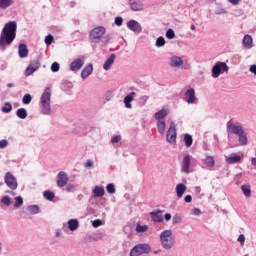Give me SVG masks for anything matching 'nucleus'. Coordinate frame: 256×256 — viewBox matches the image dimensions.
<instances>
[{
	"label": "nucleus",
	"mask_w": 256,
	"mask_h": 256,
	"mask_svg": "<svg viewBox=\"0 0 256 256\" xmlns=\"http://www.w3.org/2000/svg\"><path fill=\"white\" fill-rule=\"evenodd\" d=\"M106 191H107V193H109L110 195H113V194L115 193V191H116V189H115V184H113V183L107 184V186H106Z\"/></svg>",
	"instance_id": "obj_42"
},
{
	"label": "nucleus",
	"mask_w": 256,
	"mask_h": 256,
	"mask_svg": "<svg viewBox=\"0 0 256 256\" xmlns=\"http://www.w3.org/2000/svg\"><path fill=\"white\" fill-rule=\"evenodd\" d=\"M151 253V245L147 243H139L136 244L131 250H130V256H141V255H149Z\"/></svg>",
	"instance_id": "obj_5"
},
{
	"label": "nucleus",
	"mask_w": 256,
	"mask_h": 256,
	"mask_svg": "<svg viewBox=\"0 0 256 256\" xmlns=\"http://www.w3.org/2000/svg\"><path fill=\"white\" fill-rule=\"evenodd\" d=\"M66 191H67V193H73V192L77 191V186H75L73 184H68L66 186Z\"/></svg>",
	"instance_id": "obj_48"
},
{
	"label": "nucleus",
	"mask_w": 256,
	"mask_h": 256,
	"mask_svg": "<svg viewBox=\"0 0 256 256\" xmlns=\"http://www.w3.org/2000/svg\"><path fill=\"white\" fill-rule=\"evenodd\" d=\"M184 143L186 147H191V145H193V136H191L190 134H185Z\"/></svg>",
	"instance_id": "obj_35"
},
{
	"label": "nucleus",
	"mask_w": 256,
	"mask_h": 256,
	"mask_svg": "<svg viewBox=\"0 0 256 256\" xmlns=\"http://www.w3.org/2000/svg\"><path fill=\"white\" fill-rule=\"evenodd\" d=\"M9 145V142L7 140H0V149H5Z\"/></svg>",
	"instance_id": "obj_57"
},
{
	"label": "nucleus",
	"mask_w": 256,
	"mask_h": 256,
	"mask_svg": "<svg viewBox=\"0 0 256 256\" xmlns=\"http://www.w3.org/2000/svg\"><path fill=\"white\" fill-rule=\"evenodd\" d=\"M42 115H51V88H46L40 97Z\"/></svg>",
	"instance_id": "obj_3"
},
{
	"label": "nucleus",
	"mask_w": 256,
	"mask_h": 256,
	"mask_svg": "<svg viewBox=\"0 0 256 256\" xmlns=\"http://www.w3.org/2000/svg\"><path fill=\"white\" fill-rule=\"evenodd\" d=\"M27 211L30 213V215H37V213H39V206L30 205L27 207Z\"/></svg>",
	"instance_id": "obj_36"
},
{
	"label": "nucleus",
	"mask_w": 256,
	"mask_h": 256,
	"mask_svg": "<svg viewBox=\"0 0 256 256\" xmlns=\"http://www.w3.org/2000/svg\"><path fill=\"white\" fill-rule=\"evenodd\" d=\"M41 68V62L39 60H33L27 66L24 75L25 77H31L35 73V71H39Z\"/></svg>",
	"instance_id": "obj_11"
},
{
	"label": "nucleus",
	"mask_w": 256,
	"mask_h": 256,
	"mask_svg": "<svg viewBox=\"0 0 256 256\" xmlns=\"http://www.w3.org/2000/svg\"><path fill=\"white\" fill-rule=\"evenodd\" d=\"M223 73H229V66L225 62H216L212 67V77L213 79H218Z\"/></svg>",
	"instance_id": "obj_7"
},
{
	"label": "nucleus",
	"mask_w": 256,
	"mask_h": 256,
	"mask_svg": "<svg viewBox=\"0 0 256 256\" xmlns=\"http://www.w3.org/2000/svg\"><path fill=\"white\" fill-rule=\"evenodd\" d=\"M101 225H103V221L100 219H96V220L92 221V226L94 228L101 227Z\"/></svg>",
	"instance_id": "obj_52"
},
{
	"label": "nucleus",
	"mask_w": 256,
	"mask_h": 256,
	"mask_svg": "<svg viewBox=\"0 0 256 256\" xmlns=\"http://www.w3.org/2000/svg\"><path fill=\"white\" fill-rule=\"evenodd\" d=\"M69 231H77L79 229V220L70 219L67 222Z\"/></svg>",
	"instance_id": "obj_29"
},
{
	"label": "nucleus",
	"mask_w": 256,
	"mask_h": 256,
	"mask_svg": "<svg viewBox=\"0 0 256 256\" xmlns=\"http://www.w3.org/2000/svg\"><path fill=\"white\" fill-rule=\"evenodd\" d=\"M135 95H137V93L130 92L124 97V105L126 109H131L133 107V105H131V102L133 101V99H135Z\"/></svg>",
	"instance_id": "obj_22"
},
{
	"label": "nucleus",
	"mask_w": 256,
	"mask_h": 256,
	"mask_svg": "<svg viewBox=\"0 0 256 256\" xmlns=\"http://www.w3.org/2000/svg\"><path fill=\"white\" fill-rule=\"evenodd\" d=\"M15 37H17V22L10 21L4 25L0 33V51H5L7 47H11Z\"/></svg>",
	"instance_id": "obj_1"
},
{
	"label": "nucleus",
	"mask_w": 256,
	"mask_h": 256,
	"mask_svg": "<svg viewBox=\"0 0 256 256\" xmlns=\"http://www.w3.org/2000/svg\"><path fill=\"white\" fill-rule=\"evenodd\" d=\"M33 101V97H31V94H25L22 98L23 105H29Z\"/></svg>",
	"instance_id": "obj_41"
},
{
	"label": "nucleus",
	"mask_w": 256,
	"mask_h": 256,
	"mask_svg": "<svg viewBox=\"0 0 256 256\" xmlns=\"http://www.w3.org/2000/svg\"><path fill=\"white\" fill-rule=\"evenodd\" d=\"M175 191L178 199H181L183 195H185V192L187 191V186H185V184L183 183H180L176 186Z\"/></svg>",
	"instance_id": "obj_26"
},
{
	"label": "nucleus",
	"mask_w": 256,
	"mask_h": 256,
	"mask_svg": "<svg viewBox=\"0 0 256 256\" xmlns=\"http://www.w3.org/2000/svg\"><path fill=\"white\" fill-rule=\"evenodd\" d=\"M119 141H121V135H116V136L112 137V139H111V143H113V144L119 143Z\"/></svg>",
	"instance_id": "obj_56"
},
{
	"label": "nucleus",
	"mask_w": 256,
	"mask_h": 256,
	"mask_svg": "<svg viewBox=\"0 0 256 256\" xmlns=\"http://www.w3.org/2000/svg\"><path fill=\"white\" fill-rule=\"evenodd\" d=\"M184 101L188 103V105H197L199 103V99L195 96V89L189 88L184 94Z\"/></svg>",
	"instance_id": "obj_10"
},
{
	"label": "nucleus",
	"mask_w": 256,
	"mask_h": 256,
	"mask_svg": "<svg viewBox=\"0 0 256 256\" xmlns=\"http://www.w3.org/2000/svg\"><path fill=\"white\" fill-rule=\"evenodd\" d=\"M147 229H149V226H147V225H137L136 226V232L137 233H145V231H147Z\"/></svg>",
	"instance_id": "obj_44"
},
{
	"label": "nucleus",
	"mask_w": 256,
	"mask_h": 256,
	"mask_svg": "<svg viewBox=\"0 0 256 256\" xmlns=\"http://www.w3.org/2000/svg\"><path fill=\"white\" fill-rule=\"evenodd\" d=\"M164 219H165V221H171V214L170 213H166L164 215Z\"/></svg>",
	"instance_id": "obj_63"
},
{
	"label": "nucleus",
	"mask_w": 256,
	"mask_h": 256,
	"mask_svg": "<svg viewBox=\"0 0 256 256\" xmlns=\"http://www.w3.org/2000/svg\"><path fill=\"white\" fill-rule=\"evenodd\" d=\"M21 205H23V197L17 196V197L15 198L14 207L19 208V207H21Z\"/></svg>",
	"instance_id": "obj_46"
},
{
	"label": "nucleus",
	"mask_w": 256,
	"mask_h": 256,
	"mask_svg": "<svg viewBox=\"0 0 256 256\" xmlns=\"http://www.w3.org/2000/svg\"><path fill=\"white\" fill-rule=\"evenodd\" d=\"M201 163L203 169H213L215 167V157L206 154L205 157L201 159Z\"/></svg>",
	"instance_id": "obj_15"
},
{
	"label": "nucleus",
	"mask_w": 256,
	"mask_h": 256,
	"mask_svg": "<svg viewBox=\"0 0 256 256\" xmlns=\"http://www.w3.org/2000/svg\"><path fill=\"white\" fill-rule=\"evenodd\" d=\"M115 25H117V27H121V25H123V17L117 16L115 18Z\"/></svg>",
	"instance_id": "obj_53"
},
{
	"label": "nucleus",
	"mask_w": 256,
	"mask_h": 256,
	"mask_svg": "<svg viewBox=\"0 0 256 256\" xmlns=\"http://www.w3.org/2000/svg\"><path fill=\"white\" fill-rule=\"evenodd\" d=\"M167 39H175V31L173 29H168L166 32Z\"/></svg>",
	"instance_id": "obj_49"
},
{
	"label": "nucleus",
	"mask_w": 256,
	"mask_h": 256,
	"mask_svg": "<svg viewBox=\"0 0 256 256\" xmlns=\"http://www.w3.org/2000/svg\"><path fill=\"white\" fill-rule=\"evenodd\" d=\"M11 111H13V106L11 105V103L6 102L4 104V106L2 107V112L3 113H11Z\"/></svg>",
	"instance_id": "obj_39"
},
{
	"label": "nucleus",
	"mask_w": 256,
	"mask_h": 256,
	"mask_svg": "<svg viewBox=\"0 0 256 256\" xmlns=\"http://www.w3.org/2000/svg\"><path fill=\"white\" fill-rule=\"evenodd\" d=\"M127 27L130 31H133V33H141V31H143V27H141V24L136 20H129Z\"/></svg>",
	"instance_id": "obj_18"
},
{
	"label": "nucleus",
	"mask_w": 256,
	"mask_h": 256,
	"mask_svg": "<svg viewBox=\"0 0 256 256\" xmlns=\"http://www.w3.org/2000/svg\"><path fill=\"white\" fill-rule=\"evenodd\" d=\"M228 2H230L231 5H239V3H241V0H228Z\"/></svg>",
	"instance_id": "obj_61"
},
{
	"label": "nucleus",
	"mask_w": 256,
	"mask_h": 256,
	"mask_svg": "<svg viewBox=\"0 0 256 256\" xmlns=\"http://www.w3.org/2000/svg\"><path fill=\"white\" fill-rule=\"evenodd\" d=\"M4 183L9 189H12V191H15L18 187L17 178H15L11 172L5 174Z\"/></svg>",
	"instance_id": "obj_12"
},
{
	"label": "nucleus",
	"mask_w": 256,
	"mask_h": 256,
	"mask_svg": "<svg viewBox=\"0 0 256 256\" xmlns=\"http://www.w3.org/2000/svg\"><path fill=\"white\" fill-rule=\"evenodd\" d=\"M251 165L252 167H256V156L251 158Z\"/></svg>",
	"instance_id": "obj_64"
},
{
	"label": "nucleus",
	"mask_w": 256,
	"mask_h": 256,
	"mask_svg": "<svg viewBox=\"0 0 256 256\" xmlns=\"http://www.w3.org/2000/svg\"><path fill=\"white\" fill-rule=\"evenodd\" d=\"M215 15H227V9L223 8L221 5H218L215 9Z\"/></svg>",
	"instance_id": "obj_37"
},
{
	"label": "nucleus",
	"mask_w": 256,
	"mask_h": 256,
	"mask_svg": "<svg viewBox=\"0 0 256 256\" xmlns=\"http://www.w3.org/2000/svg\"><path fill=\"white\" fill-rule=\"evenodd\" d=\"M241 191L244 195V197H251V186L250 185H242L241 186Z\"/></svg>",
	"instance_id": "obj_33"
},
{
	"label": "nucleus",
	"mask_w": 256,
	"mask_h": 256,
	"mask_svg": "<svg viewBox=\"0 0 256 256\" xmlns=\"http://www.w3.org/2000/svg\"><path fill=\"white\" fill-rule=\"evenodd\" d=\"M191 215H194L195 217H199V215H201V209H199V208L192 209Z\"/></svg>",
	"instance_id": "obj_54"
},
{
	"label": "nucleus",
	"mask_w": 256,
	"mask_h": 256,
	"mask_svg": "<svg viewBox=\"0 0 256 256\" xmlns=\"http://www.w3.org/2000/svg\"><path fill=\"white\" fill-rule=\"evenodd\" d=\"M147 101H149V96L147 95H144V96H141L139 99H138V104L143 107L145 105H147Z\"/></svg>",
	"instance_id": "obj_40"
},
{
	"label": "nucleus",
	"mask_w": 256,
	"mask_h": 256,
	"mask_svg": "<svg viewBox=\"0 0 256 256\" xmlns=\"http://www.w3.org/2000/svg\"><path fill=\"white\" fill-rule=\"evenodd\" d=\"M53 36L52 35H48L45 37V44L46 45H51V43H53Z\"/></svg>",
	"instance_id": "obj_55"
},
{
	"label": "nucleus",
	"mask_w": 256,
	"mask_h": 256,
	"mask_svg": "<svg viewBox=\"0 0 256 256\" xmlns=\"http://www.w3.org/2000/svg\"><path fill=\"white\" fill-rule=\"evenodd\" d=\"M166 141L170 145H177V124L175 122L170 123V127L166 133Z\"/></svg>",
	"instance_id": "obj_8"
},
{
	"label": "nucleus",
	"mask_w": 256,
	"mask_h": 256,
	"mask_svg": "<svg viewBox=\"0 0 256 256\" xmlns=\"http://www.w3.org/2000/svg\"><path fill=\"white\" fill-rule=\"evenodd\" d=\"M105 101H111L113 99V92L112 91H107L104 95Z\"/></svg>",
	"instance_id": "obj_51"
},
{
	"label": "nucleus",
	"mask_w": 256,
	"mask_h": 256,
	"mask_svg": "<svg viewBox=\"0 0 256 256\" xmlns=\"http://www.w3.org/2000/svg\"><path fill=\"white\" fill-rule=\"evenodd\" d=\"M128 3L132 11H143L145 9V4L141 0H129Z\"/></svg>",
	"instance_id": "obj_19"
},
{
	"label": "nucleus",
	"mask_w": 256,
	"mask_h": 256,
	"mask_svg": "<svg viewBox=\"0 0 256 256\" xmlns=\"http://www.w3.org/2000/svg\"><path fill=\"white\" fill-rule=\"evenodd\" d=\"M196 163L197 160L193 156L189 154L185 155L181 163V172L187 174L193 173V167L196 165Z\"/></svg>",
	"instance_id": "obj_4"
},
{
	"label": "nucleus",
	"mask_w": 256,
	"mask_h": 256,
	"mask_svg": "<svg viewBox=\"0 0 256 256\" xmlns=\"http://www.w3.org/2000/svg\"><path fill=\"white\" fill-rule=\"evenodd\" d=\"M227 129L234 135H241V133L245 132V128H243V125L239 122H229L227 124Z\"/></svg>",
	"instance_id": "obj_13"
},
{
	"label": "nucleus",
	"mask_w": 256,
	"mask_h": 256,
	"mask_svg": "<svg viewBox=\"0 0 256 256\" xmlns=\"http://www.w3.org/2000/svg\"><path fill=\"white\" fill-rule=\"evenodd\" d=\"M238 242L241 243V245L245 244V235L240 234L238 237Z\"/></svg>",
	"instance_id": "obj_58"
},
{
	"label": "nucleus",
	"mask_w": 256,
	"mask_h": 256,
	"mask_svg": "<svg viewBox=\"0 0 256 256\" xmlns=\"http://www.w3.org/2000/svg\"><path fill=\"white\" fill-rule=\"evenodd\" d=\"M18 51H19V57L21 59H25V57H27V55H29V50L27 49V45H25V44H20Z\"/></svg>",
	"instance_id": "obj_30"
},
{
	"label": "nucleus",
	"mask_w": 256,
	"mask_h": 256,
	"mask_svg": "<svg viewBox=\"0 0 256 256\" xmlns=\"http://www.w3.org/2000/svg\"><path fill=\"white\" fill-rule=\"evenodd\" d=\"M116 58H117V56L115 54H111L109 56V58L103 64L104 71H109V69H111V67H113V63H115Z\"/></svg>",
	"instance_id": "obj_21"
},
{
	"label": "nucleus",
	"mask_w": 256,
	"mask_h": 256,
	"mask_svg": "<svg viewBox=\"0 0 256 256\" xmlns=\"http://www.w3.org/2000/svg\"><path fill=\"white\" fill-rule=\"evenodd\" d=\"M242 45L243 47H245V49H251L253 47V38L251 37V35L246 34L243 37Z\"/></svg>",
	"instance_id": "obj_25"
},
{
	"label": "nucleus",
	"mask_w": 256,
	"mask_h": 256,
	"mask_svg": "<svg viewBox=\"0 0 256 256\" xmlns=\"http://www.w3.org/2000/svg\"><path fill=\"white\" fill-rule=\"evenodd\" d=\"M250 72L256 75V65L250 66Z\"/></svg>",
	"instance_id": "obj_62"
},
{
	"label": "nucleus",
	"mask_w": 256,
	"mask_h": 256,
	"mask_svg": "<svg viewBox=\"0 0 256 256\" xmlns=\"http://www.w3.org/2000/svg\"><path fill=\"white\" fill-rule=\"evenodd\" d=\"M165 45V38L160 36L156 40V47H163Z\"/></svg>",
	"instance_id": "obj_47"
},
{
	"label": "nucleus",
	"mask_w": 256,
	"mask_h": 256,
	"mask_svg": "<svg viewBox=\"0 0 256 256\" xmlns=\"http://www.w3.org/2000/svg\"><path fill=\"white\" fill-rule=\"evenodd\" d=\"M84 167H86V169H89V167H93V161L92 160H88L85 164Z\"/></svg>",
	"instance_id": "obj_59"
},
{
	"label": "nucleus",
	"mask_w": 256,
	"mask_h": 256,
	"mask_svg": "<svg viewBox=\"0 0 256 256\" xmlns=\"http://www.w3.org/2000/svg\"><path fill=\"white\" fill-rule=\"evenodd\" d=\"M243 153H232L229 156H225V161L228 165H235L237 163H241L243 161Z\"/></svg>",
	"instance_id": "obj_14"
},
{
	"label": "nucleus",
	"mask_w": 256,
	"mask_h": 256,
	"mask_svg": "<svg viewBox=\"0 0 256 256\" xmlns=\"http://www.w3.org/2000/svg\"><path fill=\"white\" fill-rule=\"evenodd\" d=\"M14 1L13 0H0V9L5 11V9H9L11 5H13Z\"/></svg>",
	"instance_id": "obj_31"
},
{
	"label": "nucleus",
	"mask_w": 256,
	"mask_h": 256,
	"mask_svg": "<svg viewBox=\"0 0 256 256\" xmlns=\"http://www.w3.org/2000/svg\"><path fill=\"white\" fill-rule=\"evenodd\" d=\"M169 65L173 69H184V70L191 69V65L187 61H184L183 58L179 56H172L170 58Z\"/></svg>",
	"instance_id": "obj_6"
},
{
	"label": "nucleus",
	"mask_w": 256,
	"mask_h": 256,
	"mask_svg": "<svg viewBox=\"0 0 256 256\" xmlns=\"http://www.w3.org/2000/svg\"><path fill=\"white\" fill-rule=\"evenodd\" d=\"M160 245L166 251H169L175 247V235L173 234V230L168 229L164 230L159 235Z\"/></svg>",
	"instance_id": "obj_2"
},
{
	"label": "nucleus",
	"mask_w": 256,
	"mask_h": 256,
	"mask_svg": "<svg viewBox=\"0 0 256 256\" xmlns=\"http://www.w3.org/2000/svg\"><path fill=\"white\" fill-rule=\"evenodd\" d=\"M185 203H191V201H193V197H191V195H187L184 198Z\"/></svg>",
	"instance_id": "obj_60"
},
{
	"label": "nucleus",
	"mask_w": 256,
	"mask_h": 256,
	"mask_svg": "<svg viewBox=\"0 0 256 256\" xmlns=\"http://www.w3.org/2000/svg\"><path fill=\"white\" fill-rule=\"evenodd\" d=\"M1 203H3V205H6V207H9L11 205V197L3 196L1 199Z\"/></svg>",
	"instance_id": "obj_45"
},
{
	"label": "nucleus",
	"mask_w": 256,
	"mask_h": 256,
	"mask_svg": "<svg viewBox=\"0 0 256 256\" xmlns=\"http://www.w3.org/2000/svg\"><path fill=\"white\" fill-rule=\"evenodd\" d=\"M239 145L245 147L249 143V139L247 138V133L244 131L241 134L237 135Z\"/></svg>",
	"instance_id": "obj_28"
},
{
	"label": "nucleus",
	"mask_w": 256,
	"mask_h": 256,
	"mask_svg": "<svg viewBox=\"0 0 256 256\" xmlns=\"http://www.w3.org/2000/svg\"><path fill=\"white\" fill-rule=\"evenodd\" d=\"M181 221H183V218L179 214L174 215L172 218L173 225H179V223H181Z\"/></svg>",
	"instance_id": "obj_43"
},
{
	"label": "nucleus",
	"mask_w": 256,
	"mask_h": 256,
	"mask_svg": "<svg viewBox=\"0 0 256 256\" xmlns=\"http://www.w3.org/2000/svg\"><path fill=\"white\" fill-rule=\"evenodd\" d=\"M150 217L154 223H163V214L161 210L150 212Z\"/></svg>",
	"instance_id": "obj_24"
},
{
	"label": "nucleus",
	"mask_w": 256,
	"mask_h": 256,
	"mask_svg": "<svg viewBox=\"0 0 256 256\" xmlns=\"http://www.w3.org/2000/svg\"><path fill=\"white\" fill-rule=\"evenodd\" d=\"M166 127H167V125L165 124V120L157 121V129H158V133H160V135H165Z\"/></svg>",
	"instance_id": "obj_32"
},
{
	"label": "nucleus",
	"mask_w": 256,
	"mask_h": 256,
	"mask_svg": "<svg viewBox=\"0 0 256 256\" xmlns=\"http://www.w3.org/2000/svg\"><path fill=\"white\" fill-rule=\"evenodd\" d=\"M92 74H93V64H88L82 69L81 78L87 79V77H89Z\"/></svg>",
	"instance_id": "obj_23"
},
{
	"label": "nucleus",
	"mask_w": 256,
	"mask_h": 256,
	"mask_svg": "<svg viewBox=\"0 0 256 256\" xmlns=\"http://www.w3.org/2000/svg\"><path fill=\"white\" fill-rule=\"evenodd\" d=\"M16 115L19 119H27V110L25 108H19L16 111Z\"/></svg>",
	"instance_id": "obj_34"
},
{
	"label": "nucleus",
	"mask_w": 256,
	"mask_h": 256,
	"mask_svg": "<svg viewBox=\"0 0 256 256\" xmlns=\"http://www.w3.org/2000/svg\"><path fill=\"white\" fill-rule=\"evenodd\" d=\"M44 198H46L47 201H53V199H55V193H53L50 190H47L44 192Z\"/></svg>",
	"instance_id": "obj_38"
},
{
	"label": "nucleus",
	"mask_w": 256,
	"mask_h": 256,
	"mask_svg": "<svg viewBox=\"0 0 256 256\" xmlns=\"http://www.w3.org/2000/svg\"><path fill=\"white\" fill-rule=\"evenodd\" d=\"M93 197H103L105 195V188L103 186H95L92 190Z\"/></svg>",
	"instance_id": "obj_27"
},
{
	"label": "nucleus",
	"mask_w": 256,
	"mask_h": 256,
	"mask_svg": "<svg viewBox=\"0 0 256 256\" xmlns=\"http://www.w3.org/2000/svg\"><path fill=\"white\" fill-rule=\"evenodd\" d=\"M105 27L98 26L90 31V41L92 43H99L101 41V37L105 35Z\"/></svg>",
	"instance_id": "obj_9"
},
{
	"label": "nucleus",
	"mask_w": 256,
	"mask_h": 256,
	"mask_svg": "<svg viewBox=\"0 0 256 256\" xmlns=\"http://www.w3.org/2000/svg\"><path fill=\"white\" fill-rule=\"evenodd\" d=\"M69 183V176L65 171H60L57 175V185L62 188Z\"/></svg>",
	"instance_id": "obj_17"
},
{
	"label": "nucleus",
	"mask_w": 256,
	"mask_h": 256,
	"mask_svg": "<svg viewBox=\"0 0 256 256\" xmlns=\"http://www.w3.org/2000/svg\"><path fill=\"white\" fill-rule=\"evenodd\" d=\"M59 69H60V65H59L58 62L52 63V65H51V71H52L53 73H57V71H59Z\"/></svg>",
	"instance_id": "obj_50"
},
{
	"label": "nucleus",
	"mask_w": 256,
	"mask_h": 256,
	"mask_svg": "<svg viewBox=\"0 0 256 256\" xmlns=\"http://www.w3.org/2000/svg\"><path fill=\"white\" fill-rule=\"evenodd\" d=\"M83 65H85V58H77L71 62L70 71H73L74 73L80 71V69L83 68Z\"/></svg>",
	"instance_id": "obj_16"
},
{
	"label": "nucleus",
	"mask_w": 256,
	"mask_h": 256,
	"mask_svg": "<svg viewBox=\"0 0 256 256\" xmlns=\"http://www.w3.org/2000/svg\"><path fill=\"white\" fill-rule=\"evenodd\" d=\"M168 115L169 110L166 108H162L160 111L154 114V119H156V121H164L163 119H165Z\"/></svg>",
	"instance_id": "obj_20"
}]
</instances>
